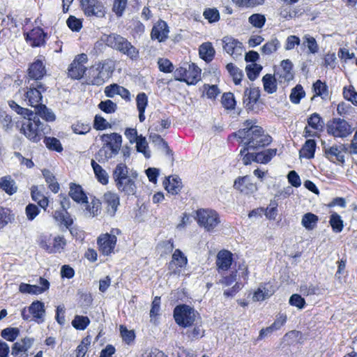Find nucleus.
Segmentation results:
<instances>
[{"label": "nucleus", "mask_w": 357, "mask_h": 357, "mask_svg": "<svg viewBox=\"0 0 357 357\" xmlns=\"http://www.w3.org/2000/svg\"><path fill=\"white\" fill-rule=\"evenodd\" d=\"M308 125L314 130H321L324 122L317 113L312 114L307 119Z\"/></svg>", "instance_id": "c03bdc74"}, {"label": "nucleus", "mask_w": 357, "mask_h": 357, "mask_svg": "<svg viewBox=\"0 0 357 357\" xmlns=\"http://www.w3.org/2000/svg\"><path fill=\"white\" fill-rule=\"evenodd\" d=\"M215 264L218 273L222 274L228 271L231 266L232 254L225 250L220 251L217 255Z\"/></svg>", "instance_id": "aec40b11"}, {"label": "nucleus", "mask_w": 357, "mask_h": 357, "mask_svg": "<svg viewBox=\"0 0 357 357\" xmlns=\"http://www.w3.org/2000/svg\"><path fill=\"white\" fill-rule=\"evenodd\" d=\"M44 142L49 149L57 152H61L63 150L60 141L55 137H45Z\"/></svg>", "instance_id": "4d7b16f0"}, {"label": "nucleus", "mask_w": 357, "mask_h": 357, "mask_svg": "<svg viewBox=\"0 0 357 357\" xmlns=\"http://www.w3.org/2000/svg\"><path fill=\"white\" fill-rule=\"evenodd\" d=\"M93 128L98 130H102L111 128V126L102 116L96 115L94 119Z\"/></svg>", "instance_id": "0e129e2a"}, {"label": "nucleus", "mask_w": 357, "mask_h": 357, "mask_svg": "<svg viewBox=\"0 0 357 357\" xmlns=\"http://www.w3.org/2000/svg\"><path fill=\"white\" fill-rule=\"evenodd\" d=\"M128 0H114L112 7L113 12L119 17H121L127 6Z\"/></svg>", "instance_id": "bf43d9fd"}, {"label": "nucleus", "mask_w": 357, "mask_h": 357, "mask_svg": "<svg viewBox=\"0 0 357 357\" xmlns=\"http://www.w3.org/2000/svg\"><path fill=\"white\" fill-rule=\"evenodd\" d=\"M69 195L77 202L87 203V197L84 193L80 185L70 184Z\"/></svg>", "instance_id": "2f4dec72"}, {"label": "nucleus", "mask_w": 357, "mask_h": 357, "mask_svg": "<svg viewBox=\"0 0 357 357\" xmlns=\"http://www.w3.org/2000/svg\"><path fill=\"white\" fill-rule=\"evenodd\" d=\"M204 16L210 22H217L220 19V14L216 8H208L204 12Z\"/></svg>", "instance_id": "774afa93"}, {"label": "nucleus", "mask_w": 357, "mask_h": 357, "mask_svg": "<svg viewBox=\"0 0 357 357\" xmlns=\"http://www.w3.org/2000/svg\"><path fill=\"white\" fill-rule=\"evenodd\" d=\"M0 188L9 195L15 193L17 190L15 181L10 176H4L1 178Z\"/></svg>", "instance_id": "e433bc0d"}, {"label": "nucleus", "mask_w": 357, "mask_h": 357, "mask_svg": "<svg viewBox=\"0 0 357 357\" xmlns=\"http://www.w3.org/2000/svg\"><path fill=\"white\" fill-rule=\"evenodd\" d=\"M226 68L230 75L232 77L234 84H240L243 76V72L232 63H228L226 66Z\"/></svg>", "instance_id": "ea45409f"}, {"label": "nucleus", "mask_w": 357, "mask_h": 357, "mask_svg": "<svg viewBox=\"0 0 357 357\" xmlns=\"http://www.w3.org/2000/svg\"><path fill=\"white\" fill-rule=\"evenodd\" d=\"M234 188L244 195H250L257 190V184L249 176H239L235 179Z\"/></svg>", "instance_id": "2eb2a0df"}, {"label": "nucleus", "mask_w": 357, "mask_h": 357, "mask_svg": "<svg viewBox=\"0 0 357 357\" xmlns=\"http://www.w3.org/2000/svg\"><path fill=\"white\" fill-rule=\"evenodd\" d=\"M135 142L136 143L137 151L142 153L146 158H149L151 157V153L150 151L146 150L148 148V143L146 138L140 135Z\"/></svg>", "instance_id": "09e8293b"}, {"label": "nucleus", "mask_w": 357, "mask_h": 357, "mask_svg": "<svg viewBox=\"0 0 357 357\" xmlns=\"http://www.w3.org/2000/svg\"><path fill=\"white\" fill-rule=\"evenodd\" d=\"M104 74L100 70V67H91L89 70V74L87 77V84L91 85L100 86L105 82Z\"/></svg>", "instance_id": "a878e982"}, {"label": "nucleus", "mask_w": 357, "mask_h": 357, "mask_svg": "<svg viewBox=\"0 0 357 357\" xmlns=\"http://www.w3.org/2000/svg\"><path fill=\"white\" fill-rule=\"evenodd\" d=\"M138 174L136 171L129 169L126 164H118L112 173L115 186L117 190L128 197L135 195L137 192V185L135 180Z\"/></svg>", "instance_id": "f03ea898"}, {"label": "nucleus", "mask_w": 357, "mask_h": 357, "mask_svg": "<svg viewBox=\"0 0 357 357\" xmlns=\"http://www.w3.org/2000/svg\"><path fill=\"white\" fill-rule=\"evenodd\" d=\"M73 132L79 135H84L89 132L91 127L89 123L77 122L72 126Z\"/></svg>", "instance_id": "e2e57ef3"}, {"label": "nucleus", "mask_w": 357, "mask_h": 357, "mask_svg": "<svg viewBox=\"0 0 357 357\" xmlns=\"http://www.w3.org/2000/svg\"><path fill=\"white\" fill-rule=\"evenodd\" d=\"M86 204V209L89 211L90 215L92 217L98 215L100 211L101 202L98 199H93L91 203L89 204L88 202Z\"/></svg>", "instance_id": "6e6d98bb"}, {"label": "nucleus", "mask_w": 357, "mask_h": 357, "mask_svg": "<svg viewBox=\"0 0 357 357\" xmlns=\"http://www.w3.org/2000/svg\"><path fill=\"white\" fill-rule=\"evenodd\" d=\"M102 203L105 206L107 214L113 217L120 205L119 195L116 192L107 191L103 195Z\"/></svg>", "instance_id": "dca6fc26"}, {"label": "nucleus", "mask_w": 357, "mask_h": 357, "mask_svg": "<svg viewBox=\"0 0 357 357\" xmlns=\"http://www.w3.org/2000/svg\"><path fill=\"white\" fill-rule=\"evenodd\" d=\"M222 104L227 109H234L235 106L234 95L231 93H224L222 97Z\"/></svg>", "instance_id": "052dcab7"}, {"label": "nucleus", "mask_w": 357, "mask_h": 357, "mask_svg": "<svg viewBox=\"0 0 357 357\" xmlns=\"http://www.w3.org/2000/svg\"><path fill=\"white\" fill-rule=\"evenodd\" d=\"M165 190L172 195H177L182 188V183L178 177L169 176L163 181Z\"/></svg>", "instance_id": "bb28decb"}, {"label": "nucleus", "mask_w": 357, "mask_h": 357, "mask_svg": "<svg viewBox=\"0 0 357 357\" xmlns=\"http://www.w3.org/2000/svg\"><path fill=\"white\" fill-rule=\"evenodd\" d=\"M303 45H306L312 54H315L319 50V47L317 43L315 38L309 34H306L303 36Z\"/></svg>", "instance_id": "3c124183"}, {"label": "nucleus", "mask_w": 357, "mask_h": 357, "mask_svg": "<svg viewBox=\"0 0 357 357\" xmlns=\"http://www.w3.org/2000/svg\"><path fill=\"white\" fill-rule=\"evenodd\" d=\"M234 135L241 140L243 146L240 151V156H243L246 152L262 149L272 142V137L265 133L261 127H253L246 131L238 130Z\"/></svg>", "instance_id": "f257e3e1"}, {"label": "nucleus", "mask_w": 357, "mask_h": 357, "mask_svg": "<svg viewBox=\"0 0 357 357\" xmlns=\"http://www.w3.org/2000/svg\"><path fill=\"white\" fill-rule=\"evenodd\" d=\"M261 70V66L255 63L248 65L245 68L248 77L250 80H255L259 76Z\"/></svg>", "instance_id": "de8ad7c7"}, {"label": "nucleus", "mask_w": 357, "mask_h": 357, "mask_svg": "<svg viewBox=\"0 0 357 357\" xmlns=\"http://www.w3.org/2000/svg\"><path fill=\"white\" fill-rule=\"evenodd\" d=\"M276 149H268L264 151L255 153V151H248L241 156L243 163L248 165L252 162L257 163L266 164L276 155Z\"/></svg>", "instance_id": "9b49d317"}, {"label": "nucleus", "mask_w": 357, "mask_h": 357, "mask_svg": "<svg viewBox=\"0 0 357 357\" xmlns=\"http://www.w3.org/2000/svg\"><path fill=\"white\" fill-rule=\"evenodd\" d=\"M34 115H36L38 118V116H40L46 121H54L55 120L54 114L50 109L47 108L43 104L38 105V107L33 112V116Z\"/></svg>", "instance_id": "473e14b6"}, {"label": "nucleus", "mask_w": 357, "mask_h": 357, "mask_svg": "<svg viewBox=\"0 0 357 357\" xmlns=\"http://www.w3.org/2000/svg\"><path fill=\"white\" fill-rule=\"evenodd\" d=\"M100 139L103 143L102 146L95 155V158L99 162H105L119 153L122 144V137L116 132H113L103 134Z\"/></svg>", "instance_id": "7ed1b4c3"}, {"label": "nucleus", "mask_w": 357, "mask_h": 357, "mask_svg": "<svg viewBox=\"0 0 357 357\" xmlns=\"http://www.w3.org/2000/svg\"><path fill=\"white\" fill-rule=\"evenodd\" d=\"M324 156L331 162L333 163H344V153H347V148L345 144H335L331 146H326L324 148Z\"/></svg>", "instance_id": "f8f14e48"}, {"label": "nucleus", "mask_w": 357, "mask_h": 357, "mask_svg": "<svg viewBox=\"0 0 357 357\" xmlns=\"http://www.w3.org/2000/svg\"><path fill=\"white\" fill-rule=\"evenodd\" d=\"M34 339L26 337L15 342L12 347L11 354L14 357H28V350L31 347Z\"/></svg>", "instance_id": "a211bd4d"}, {"label": "nucleus", "mask_w": 357, "mask_h": 357, "mask_svg": "<svg viewBox=\"0 0 357 357\" xmlns=\"http://www.w3.org/2000/svg\"><path fill=\"white\" fill-rule=\"evenodd\" d=\"M169 29L167 23L165 21H159L155 25L151 31L152 39H157L159 42L165 40L168 37Z\"/></svg>", "instance_id": "b1692460"}, {"label": "nucleus", "mask_w": 357, "mask_h": 357, "mask_svg": "<svg viewBox=\"0 0 357 357\" xmlns=\"http://www.w3.org/2000/svg\"><path fill=\"white\" fill-rule=\"evenodd\" d=\"M280 45V42L277 38L272 39L262 46L261 52L264 54H271L277 51Z\"/></svg>", "instance_id": "49530a36"}, {"label": "nucleus", "mask_w": 357, "mask_h": 357, "mask_svg": "<svg viewBox=\"0 0 357 357\" xmlns=\"http://www.w3.org/2000/svg\"><path fill=\"white\" fill-rule=\"evenodd\" d=\"M105 41L107 46L126 55L132 61L137 60L139 56V50L126 38L119 34L111 33L107 36Z\"/></svg>", "instance_id": "20e7f679"}, {"label": "nucleus", "mask_w": 357, "mask_h": 357, "mask_svg": "<svg viewBox=\"0 0 357 357\" xmlns=\"http://www.w3.org/2000/svg\"><path fill=\"white\" fill-rule=\"evenodd\" d=\"M176 80L195 84L201 79V69L195 63H184L174 71Z\"/></svg>", "instance_id": "423d86ee"}, {"label": "nucleus", "mask_w": 357, "mask_h": 357, "mask_svg": "<svg viewBox=\"0 0 357 357\" xmlns=\"http://www.w3.org/2000/svg\"><path fill=\"white\" fill-rule=\"evenodd\" d=\"M29 311L36 319L43 321L45 314V305L43 302L36 301L33 302L29 307Z\"/></svg>", "instance_id": "c85d7f7f"}, {"label": "nucleus", "mask_w": 357, "mask_h": 357, "mask_svg": "<svg viewBox=\"0 0 357 357\" xmlns=\"http://www.w3.org/2000/svg\"><path fill=\"white\" fill-rule=\"evenodd\" d=\"M187 257L179 249H176L172 255V259L169 263V268H173L174 266L178 268H183L187 265Z\"/></svg>", "instance_id": "72a5a7b5"}, {"label": "nucleus", "mask_w": 357, "mask_h": 357, "mask_svg": "<svg viewBox=\"0 0 357 357\" xmlns=\"http://www.w3.org/2000/svg\"><path fill=\"white\" fill-rule=\"evenodd\" d=\"M318 221V217L311 213H305L302 218V225L308 230L314 229Z\"/></svg>", "instance_id": "a19ab883"}, {"label": "nucleus", "mask_w": 357, "mask_h": 357, "mask_svg": "<svg viewBox=\"0 0 357 357\" xmlns=\"http://www.w3.org/2000/svg\"><path fill=\"white\" fill-rule=\"evenodd\" d=\"M354 128L347 121L333 118L326 123V132L334 137L346 138L353 132Z\"/></svg>", "instance_id": "0eeeda50"}, {"label": "nucleus", "mask_w": 357, "mask_h": 357, "mask_svg": "<svg viewBox=\"0 0 357 357\" xmlns=\"http://www.w3.org/2000/svg\"><path fill=\"white\" fill-rule=\"evenodd\" d=\"M305 91L301 85H296L292 90L290 94V100L294 104L300 102L301 99L304 97Z\"/></svg>", "instance_id": "8fccbe9b"}, {"label": "nucleus", "mask_w": 357, "mask_h": 357, "mask_svg": "<svg viewBox=\"0 0 357 357\" xmlns=\"http://www.w3.org/2000/svg\"><path fill=\"white\" fill-rule=\"evenodd\" d=\"M89 324V317L80 315H76L72 321L73 326L78 330H84Z\"/></svg>", "instance_id": "a18cd8bd"}, {"label": "nucleus", "mask_w": 357, "mask_h": 357, "mask_svg": "<svg viewBox=\"0 0 357 357\" xmlns=\"http://www.w3.org/2000/svg\"><path fill=\"white\" fill-rule=\"evenodd\" d=\"M44 124L36 115L29 116L23 122L20 131L31 142H39L45 132Z\"/></svg>", "instance_id": "39448f33"}, {"label": "nucleus", "mask_w": 357, "mask_h": 357, "mask_svg": "<svg viewBox=\"0 0 357 357\" xmlns=\"http://www.w3.org/2000/svg\"><path fill=\"white\" fill-rule=\"evenodd\" d=\"M98 107L105 113L112 114L115 112L117 109V105L112 100H107L101 101L98 105Z\"/></svg>", "instance_id": "13d9d810"}, {"label": "nucleus", "mask_w": 357, "mask_h": 357, "mask_svg": "<svg viewBox=\"0 0 357 357\" xmlns=\"http://www.w3.org/2000/svg\"><path fill=\"white\" fill-rule=\"evenodd\" d=\"M91 164L97 180L102 185L107 184L109 176L107 172L94 160H91Z\"/></svg>", "instance_id": "c756f323"}, {"label": "nucleus", "mask_w": 357, "mask_h": 357, "mask_svg": "<svg viewBox=\"0 0 357 357\" xmlns=\"http://www.w3.org/2000/svg\"><path fill=\"white\" fill-rule=\"evenodd\" d=\"M120 333L123 340L128 344L133 342L135 338V334L134 331L128 330L126 326H120Z\"/></svg>", "instance_id": "603ef678"}, {"label": "nucleus", "mask_w": 357, "mask_h": 357, "mask_svg": "<svg viewBox=\"0 0 357 357\" xmlns=\"http://www.w3.org/2000/svg\"><path fill=\"white\" fill-rule=\"evenodd\" d=\"M105 93L107 97L113 98L115 95H119L122 98L126 100H130V91L123 86H119L116 84H110L105 87Z\"/></svg>", "instance_id": "4be33fe9"}, {"label": "nucleus", "mask_w": 357, "mask_h": 357, "mask_svg": "<svg viewBox=\"0 0 357 357\" xmlns=\"http://www.w3.org/2000/svg\"><path fill=\"white\" fill-rule=\"evenodd\" d=\"M272 294V291L264 286H260L254 293L252 299L254 301H261L269 298Z\"/></svg>", "instance_id": "37998d69"}, {"label": "nucleus", "mask_w": 357, "mask_h": 357, "mask_svg": "<svg viewBox=\"0 0 357 357\" xmlns=\"http://www.w3.org/2000/svg\"><path fill=\"white\" fill-rule=\"evenodd\" d=\"M99 246V250L104 255H109L111 254L116 244V237L114 234H105L100 236L97 241Z\"/></svg>", "instance_id": "f3484780"}, {"label": "nucleus", "mask_w": 357, "mask_h": 357, "mask_svg": "<svg viewBox=\"0 0 357 357\" xmlns=\"http://www.w3.org/2000/svg\"><path fill=\"white\" fill-rule=\"evenodd\" d=\"M86 70L85 66L77 64L76 62H72L68 67V74L73 79H81Z\"/></svg>", "instance_id": "f704fd0d"}, {"label": "nucleus", "mask_w": 357, "mask_h": 357, "mask_svg": "<svg viewBox=\"0 0 357 357\" xmlns=\"http://www.w3.org/2000/svg\"><path fill=\"white\" fill-rule=\"evenodd\" d=\"M281 68L275 74L280 82H288L294 78L292 73L293 64L290 60L286 59L281 62Z\"/></svg>", "instance_id": "412c9836"}, {"label": "nucleus", "mask_w": 357, "mask_h": 357, "mask_svg": "<svg viewBox=\"0 0 357 357\" xmlns=\"http://www.w3.org/2000/svg\"><path fill=\"white\" fill-rule=\"evenodd\" d=\"M265 21V17L260 14H253L249 17V22L257 28H261L264 25Z\"/></svg>", "instance_id": "69168bd1"}, {"label": "nucleus", "mask_w": 357, "mask_h": 357, "mask_svg": "<svg viewBox=\"0 0 357 357\" xmlns=\"http://www.w3.org/2000/svg\"><path fill=\"white\" fill-rule=\"evenodd\" d=\"M259 97L260 90L259 88L252 87L246 89L244 91L243 104L248 109H252L254 105L257 102Z\"/></svg>", "instance_id": "393cba45"}, {"label": "nucleus", "mask_w": 357, "mask_h": 357, "mask_svg": "<svg viewBox=\"0 0 357 357\" xmlns=\"http://www.w3.org/2000/svg\"><path fill=\"white\" fill-rule=\"evenodd\" d=\"M196 214L197 223L207 231H213L220 222L218 214L213 210L199 209L197 211Z\"/></svg>", "instance_id": "6e6552de"}, {"label": "nucleus", "mask_w": 357, "mask_h": 357, "mask_svg": "<svg viewBox=\"0 0 357 357\" xmlns=\"http://www.w3.org/2000/svg\"><path fill=\"white\" fill-rule=\"evenodd\" d=\"M195 310L187 305H177L174 310V317L176 324L182 327L192 326L195 320Z\"/></svg>", "instance_id": "1a4fd4ad"}, {"label": "nucleus", "mask_w": 357, "mask_h": 357, "mask_svg": "<svg viewBox=\"0 0 357 357\" xmlns=\"http://www.w3.org/2000/svg\"><path fill=\"white\" fill-rule=\"evenodd\" d=\"M278 77L273 76L271 74L265 75L263 78V84L264 91L268 93H273L276 91L277 86L275 84Z\"/></svg>", "instance_id": "4c0bfd02"}, {"label": "nucleus", "mask_w": 357, "mask_h": 357, "mask_svg": "<svg viewBox=\"0 0 357 357\" xmlns=\"http://www.w3.org/2000/svg\"><path fill=\"white\" fill-rule=\"evenodd\" d=\"M66 245V241L63 236H56L54 238V244L52 246V253L61 252V251L63 250Z\"/></svg>", "instance_id": "680f3d73"}, {"label": "nucleus", "mask_w": 357, "mask_h": 357, "mask_svg": "<svg viewBox=\"0 0 357 357\" xmlns=\"http://www.w3.org/2000/svg\"><path fill=\"white\" fill-rule=\"evenodd\" d=\"M45 36L46 33L40 27L33 28L29 32L24 33L25 40L33 47L43 45L45 43Z\"/></svg>", "instance_id": "6ab92c4d"}, {"label": "nucleus", "mask_w": 357, "mask_h": 357, "mask_svg": "<svg viewBox=\"0 0 357 357\" xmlns=\"http://www.w3.org/2000/svg\"><path fill=\"white\" fill-rule=\"evenodd\" d=\"M19 290L21 293L24 294H39L43 293V289H40L39 286L31 285L26 283H21Z\"/></svg>", "instance_id": "864d4df0"}, {"label": "nucleus", "mask_w": 357, "mask_h": 357, "mask_svg": "<svg viewBox=\"0 0 357 357\" xmlns=\"http://www.w3.org/2000/svg\"><path fill=\"white\" fill-rule=\"evenodd\" d=\"M42 173L50 190L54 193L58 192L60 188L54 175L50 170L46 169H43Z\"/></svg>", "instance_id": "c9c22d12"}, {"label": "nucleus", "mask_w": 357, "mask_h": 357, "mask_svg": "<svg viewBox=\"0 0 357 357\" xmlns=\"http://www.w3.org/2000/svg\"><path fill=\"white\" fill-rule=\"evenodd\" d=\"M222 42L224 50L234 59H236L242 56L244 52L242 43L230 36L224 37Z\"/></svg>", "instance_id": "ddd939ff"}, {"label": "nucleus", "mask_w": 357, "mask_h": 357, "mask_svg": "<svg viewBox=\"0 0 357 357\" xmlns=\"http://www.w3.org/2000/svg\"><path fill=\"white\" fill-rule=\"evenodd\" d=\"M329 223L333 231L339 233L342 231L344 227L343 220L337 213H333L331 215Z\"/></svg>", "instance_id": "58836bf2"}, {"label": "nucleus", "mask_w": 357, "mask_h": 357, "mask_svg": "<svg viewBox=\"0 0 357 357\" xmlns=\"http://www.w3.org/2000/svg\"><path fill=\"white\" fill-rule=\"evenodd\" d=\"M46 91V88L40 82H33L29 84V89L24 93V101L26 105L36 109L40 105L42 100V92Z\"/></svg>", "instance_id": "9d476101"}, {"label": "nucleus", "mask_w": 357, "mask_h": 357, "mask_svg": "<svg viewBox=\"0 0 357 357\" xmlns=\"http://www.w3.org/2000/svg\"><path fill=\"white\" fill-rule=\"evenodd\" d=\"M319 288L312 284L301 286V292L305 296L318 294Z\"/></svg>", "instance_id": "338daca9"}, {"label": "nucleus", "mask_w": 357, "mask_h": 357, "mask_svg": "<svg viewBox=\"0 0 357 357\" xmlns=\"http://www.w3.org/2000/svg\"><path fill=\"white\" fill-rule=\"evenodd\" d=\"M317 144L314 139H307L299 151L300 158L312 159L314 157Z\"/></svg>", "instance_id": "cd10ccee"}, {"label": "nucleus", "mask_w": 357, "mask_h": 357, "mask_svg": "<svg viewBox=\"0 0 357 357\" xmlns=\"http://www.w3.org/2000/svg\"><path fill=\"white\" fill-rule=\"evenodd\" d=\"M46 73V70L43 62L40 60H36L29 68L28 74L30 79H33L34 82H39Z\"/></svg>", "instance_id": "5701e85b"}, {"label": "nucleus", "mask_w": 357, "mask_h": 357, "mask_svg": "<svg viewBox=\"0 0 357 357\" xmlns=\"http://www.w3.org/2000/svg\"><path fill=\"white\" fill-rule=\"evenodd\" d=\"M8 104L13 111H15L18 114L22 115L24 119H26L29 116H33V111L20 106L13 100L9 101Z\"/></svg>", "instance_id": "79ce46f5"}, {"label": "nucleus", "mask_w": 357, "mask_h": 357, "mask_svg": "<svg viewBox=\"0 0 357 357\" xmlns=\"http://www.w3.org/2000/svg\"><path fill=\"white\" fill-rule=\"evenodd\" d=\"M81 5L87 16L103 17L105 15V8L98 0H81Z\"/></svg>", "instance_id": "4468645a"}, {"label": "nucleus", "mask_w": 357, "mask_h": 357, "mask_svg": "<svg viewBox=\"0 0 357 357\" xmlns=\"http://www.w3.org/2000/svg\"><path fill=\"white\" fill-rule=\"evenodd\" d=\"M20 333L17 328H6L1 331V335L5 340L13 342Z\"/></svg>", "instance_id": "5fc2aeb1"}, {"label": "nucleus", "mask_w": 357, "mask_h": 357, "mask_svg": "<svg viewBox=\"0 0 357 357\" xmlns=\"http://www.w3.org/2000/svg\"><path fill=\"white\" fill-rule=\"evenodd\" d=\"M215 52L212 44L208 42L202 44L199 49L200 57L206 62H210L213 60Z\"/></svg>", "instance_id": "7c9ffc66"}]
</instances>
